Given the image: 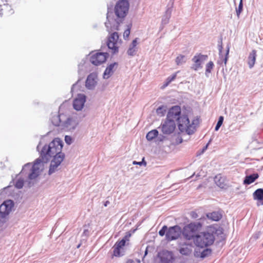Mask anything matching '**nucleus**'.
<instances>
[{
	"mask_svg": "<svg viewBox=\"0 0 263 263\" xmlns=\"http://www.w3.org/2000/svg\"><path fill=\"white\" fill-rule=\"evenodd\" d=\"M62 147V142L59 138H55L48 145H45L41 151L40 158L35 160L32 166L29 179L32 180L36 178L44 170V164L47 163L52 157L53 159L50 164L49 174L54 173L65 157L61 152Z\"/></svg>",
	"mask_w": 263,
	"mask_h": 263,
	"instance_id": "nucleus-1",
	"label": "nucleus"
},
{
	"mask_svg": "<svg viewBox=\"0 0 263 263\" xmlns=\"http://www.w3.org/2000/svg\"><path fill=\"white\" fill-rule=\"evenodd\" d=\"M202 224L199 222H192L185 225L182 230L183 237L187 240H193L197 238L201 230Z\"/></svg>",
	"mask_w": 263,
	"mask_h": 263,
	"instance_id": "nucleus-2",
	"label": "nucleus"
},
{
	"mask_svg": "<svg viewBox=\"0 0 263 263\" xmlns=\"http://www.w3.org/2000/svg\"><path fill=\"white\" fill-rule=\"evenodd\" d=\"M178 127L181 132H185L189 135L193 134L196 130L199 124L198 119H194L190 122L187 115H182L177 121Z\"/></svg>",
	"mask_w": 263,
	"mask_h": 263,
	"instance_id": "nucleus-3",
	"label": "nucleus"
},
{
	"mask_svg": "<svg viewBox=\"0 0 263 263\" xmlns=\"http://www.w3.org/2000/svg\"><path fill=\"white\" fill-rule=\"evenodd\" d=\"M182 232L181 228L177 225L167 228L164 226L159 231V234L161 236L165 235V239L167 241H171L178 239Z\"/></svg>",
	"mask_w": 263,
	"mask_h": 263,
	"instance_id": "nucleus-4",
	"label": "nucleus"
},
{
	"mask_svg": "<svg viewBox=\"0 0 263 263\" xmlns=\"http://www.w3.org/2000/svg\"><path fill=\"white\" fill-rule=\"evenodd\" d=\"M214 240L215 237L213 234L203 232L199 233L194 243L198 247L204 248L212 245Z\"/></svg>",
	"mask_w": 263,
	"mask_h": 263,
	"instance_id": "nucleus-5",
	"label": "nucleus"
},
{
	"mask_svg": "<svg viewBox=\"0 0 263 263\" xmlns=\"http://www.w3.org/2000/svg\"><path fill=\"white\" fill-rule=\"evenodd\" d=\"M128 9L129 3L128 1L120 0L115 6V12L118 17L123 18L127 14Z\"/></svg>",
	"mask_w": 263,
	"mask_h": 263,
	"instance_id": "nucleus-6",
	"label": "nucleus"
},
{
	"mask_svg": "<svg viewBox=\"0 0 263 263\" xmlns=\"http://www.w3.org/2000/svg\"><path fill=\"white\" fill-rule=\"evenodd\" d=\"M121 41L119 40V35L117 32L111 33L108 39L107 46L111 50L112 53L118 52V49Z\"/></svg>",
	"mask_w": 263,
	"mask_h": 263,
	"instance_id": "nucleus-7",
	"label": "nucleus"
},
{
	"mask_svg": "<svg viewBox=\"0 0 263 263\" xmlns=\"http://www.w3.org/2000/svg\"><path fill=\"white\" fill-rule=\"evenodd\" d=\"M108 56L106 52H96L92 53L90 61L95 65H100L105 62Z\"/></svg>",
	"mask_w": 263,
	"mask_h": 263,
	"instance_id": "nucleus-8",
	"label": "nucleus"
},
{
	"mask_svg": "<svg viewBox=\"0 0 263 263\" xmlns=\"http://www.w3.org/2000/svg\"><path fill=\"white\" fill-rule=\"evenodd\" d=\"M182 115L181 107L178 105L174 106L169 109L166 119L178 121Z\"/></svg>",
	"mask_w": 263,
	"mask_h": 263,
	"instance_id": "nucleus-9",
	"label": "nucleus"
},
{
	"mask_svg": "<svg viewBox=\"0 0 263 263\" xmlns=\"http://www.w3.org/2000/svg\"><path fill=\"white\" fill-rule=\"evenodd\" d=\"M161 129L163 134L170 135L173 133L176 129V123L173 120L166 119L161 124Z\"/></svg>",
	"mask_w": 263,
	"mask_h": 263,
	"instance_id": "nucleus-10",
	"label": "nucleus"
},
{
	"mask_svg": "<svg viewBox=\"0 0 263 263\" xmlns=\"http://www.w3.org/2000/svg\"><path fill=\"white\" fill-rule=\"evenodd\" d=\"M208 59L206 55H203L201 53L197 54L192 59L193 64L191 68L194 70H197L202 67V64L204 61Z\"/></svg>",
	"mask_w": 263,
	"mask_h": 263,
	"instance_id": "nucleus-11",
	"label": "nucleus"
},
{
	"mask_svg": "<svg viewBox=\"0 0 263 263\" xmlns=\"http://www.w3.org/2000/svg\"><path fill=\"white\" fill-rule=\"evenodd\" d=\"M14 205L13 202L11 200L5 201L0 205V216L5 217L9 214Z\"/></svg>",
	"mask_w": 263,
	"mask_h": 263,
	"instance_id": "nucleus-12",
	"label": "nucleus"
},
{
	"mask_svg": "<svg viewBox=\"0 0 263 263\" xmlns=\"http://www.w3.org/2000/svg\"><path fill=\"white\" fill-rule=\"evenodd\" d=\"M193 246L192 243H180L179 251L183 255H189L192 252Z\"/></svg>",
	"mask_w": 263,
	"mask_h": 263,
	"instance_id": "nucleus-13",
	"label": "nucleus"
},
{
	"mask_svg": "<svg viewBox=\"0 0 263 263\" xmlns=\"http://www.w3.org/2000/svg\"><path fill=\"white\" fill-rule=\"evenodd\" d=\"M85 101L86 98L84 95H79L73 101V106L74 108L77 110H81L83 108Z\"/></svg>",
	"mask_w": 263,
	"mask_h": 263,
	"instance_id": "nucleus-14",
	"label": "nucleus"
},
{
	"mask_svg": "<svg viewBox=\"0 0 263 263\" xmlns=\"http://www.w3.org/2000/svg\"><path fill=\"white\" fill-rule=\"evenodd\" d=\"M159 256L162 263H170L173 259L172 252L168 251H163L159 253Z\"/></svg>",
	"mask_w": 263,
	"mask_h": 263,
	"instance_id": "nucleus-15",
	"label": "nucleus"
},
{
	"mask_svg": "<svg viewBox=\"0 0 263 263\" xmlns=\"http://www.w3.org/2000/svg\"><path fill=\"white\" fill-rule=\"evenodd\" d=\"M214 181L216 184L221 189H226L227 187L226 178L221 174H218L215 177Z\"/></svg>",
	"mask_w": 263,
	"mask_h": 263,
	"instance_id": "nucleus-16",
	"label": "nucleus"
},
{
	"mask_svg": "<svg viewBox=\"0 0 263 263\" xmlns=\"http://www.w3.org/2000/svg\"><path fill=\"white\" fill-rule=\"evenodd\" d=\"M254 200H257V205H263V189H257L253 194Z\"/></svg>",
	"mask_w": 263,
	"mask_h": 263,
	"instance_id": "nucleus-17",
	"label": "nucleus"
},
{
	"mask_svg": "<svg viewBox=\"0 0 263 263\" xmlns=\"http://www.w3.org/2000/svg\"><path fill=\"white\" fill-rule=\"evenodd\" d=\"M118 64L114 63L110 64L105 69L104 73V78L108 79L113 73L114 70L117 68Z\"/></svg>",
	"mask_w": 263,
	"mask_h": 263,
	"instance_id": "nucleus-18",
	"label": "nucleus"
},
{
	"mask_svg": "<svg viewBox=\"0 0 263 263\" xmlns=\"http://www.w3.org/2000/svg\"><path fill=\"white\" fill-rule=\"evenodd\" d=\"M259 177L257 173H254L249 176H246L243 180V183L245 185H249L255 181Z\"/></svg>",
	"mask_w": 263,
	"mask_h": 263,
	"instance_id": "nucleus-19",
	"label": "nucleus"
},
{
	"mask_svg": "<svg viewBox=\"0 0 263 263\" xmlns=\"http://www.w3.org/2000/svg\"><path fill=\"white\" fill-rule=\"evenodd\" d=\"M256 58V51L253 50L249 54L248 59V64L249 68H252L255 65Z\"/></svg>",
	"mask_w": 263,
	"mask_h": 263,
	"instance_id": "nucleus-20",
	"label": "nucleus"
},
{
	"mask_svg": "<svg viewBox=\"0 0 263 263\" xmlns=\"http://www.w3.org/2000/svg\"><path fill=\"white\" fill-rule=\"evenodd\" d=\"M206 217L213 221H218L222 218V214L219 212H213L206 214Z\"/></svg>",
	"mask_w": 263,
	"mask_h": 263,
	"instance_id": "nucleus-21",
	"label": "nucleus"
},
{
	"mask_svg": "<svg viewBox=\"0 0 263 263\" xmlns=\"http://www.w3.org/2000/svg\"><path fill=\"white\" fill-rule=\"evenodd\" d=\"M137 39L134 40L130 45L128 50L127 54L129 55L133 56L136 54L137 51Z\"/></svg>",
	"mask_w": 263,
	"mask_h": 263,
	"instance_id": "nucleus-22",
	"label": "nucleus"
},
{
	"mask_svg": "<svg viewBox=\"0 0 263 263\" xmlns=\"http://www.w3.org/2000/svg\"><path fill=\"white\" fill-rule=\"evenodd\" d=\"M96 84L92 74H89L86 81V86L89 89H92Z\"/></svg>",
	"mask_w": 263,
	"mask_h": 263,
	"instance_id": "nucleus-23",
	"label": "nucleus"
},
{
	"mask_svg": "<svg viewBox=\"0 0 263 263\" xmlns=\"http://www.w3.org/2000/svg\"><path fill=\"white\" fill-rule=\"evenodd\" d=\"M158 135V132L156 129H153L149 132L146 135V139L148 141L152 140Z\"/></svg>",
	"mask_w": 263,
	"mask_h": 263,
	"instance_id": "nucleus-24",
	"label": "nucleus"
},
{
	"mask_svg": "<svg viewBox=\"0 0 263 263\" xmlns=\"http://www.w3.org/2000/svg\"><path fill=\"white\" fill-rule=\"evenodd\" d=\"M131 234L130 233L127 234L122 240L120 241H117L118 245H120L122 248L125 246L126 242L128 241L129 240V237H130Z\"/></svg>",
	"mask_w": 263,
	"mask_h": 263,
	"instance_id": "nucleus-25",
	"label": "nucleus"
},
{
	"mask_svg": "<svg viewBox=\"0 0 263 263\" xmlns=\"http://www.w3.org/2000/svg\"><path fill=\"white\" fill-rule=\"evenodd\" d=\"M113 254L112 255L116 257H119L121 255V250L123 249L120 245H118L117 242L113 247Z\"/></svg>",
	"mask_w": 263,
	"mask_h": 263,
	"instance_id": "nucleus-26",
	"label": "nucleus"
},
{
	"mask_svg": "<svg viewBox=\"0 0 263 263\" xmlns=\"http://www.w3.org/2000/svg\"><path fill=\"white\" fill-rule=\"evenodd\" d=\"M179 71H177L175 73H174L172 76H170V77H168L166 80V81L165 82V83L163 84V86L162 87L163 88L166 87V86H167L169 84L172 82L173 81H174L176 78V77H177V73L179 72Z\"/></svg>",
	"mask_w": 263,
	"mask_h": 263,
	"instance_id": "nucleus-27",
	"label": "nucleus"
},
{
	"mask_svg": "<svg viewBox=\"0 0 263 263\" xmlns=\"http://www.w3.org/2000/svg\"><path fill=\"white\" fill-rule=\"evenodd\" d=\"M186 58L182 54H179L177 57L175 59V62L177 65H180L183 63H185Z\"/></svg>",
	"mask_w": 263,
	"mask_h": 263,
	"instance_id": "nucleus-28",
	"label": "nucleus"
},
{
	"mask_svg": "<svg viewBox=\"0 0 263 263\" xmlns=\"http://www.w3.org/2000/svg\"><path fill=\"white\" fill-rule=\"evenodd\" d=\"M166 112V107L161 106L159 107L156 110V113L157 115L163 117L165 115Z\"/></svg>",
	"mask_w": 263,
	"mask_h": 263,
	"instance_id": "nucleus-29",
	"label": "nucleus"
},
{
	"mask_svg": "<svg viewBox=\"0 0 263 263\" xmlns=\"http://www.w3.org/2000/svg\"><path fill=\"white\" fill-rule=\"evenodd\" d=\"M214 63L212 61H210L206 65L205 67V72L206 73H209L211 72L212 70L214 67Z\"/></svg>",
	"mask_w": 263,
	"mask_h": 263,
	"instance_id": "nucleus-30",
	"label": "nucleus"
},
{
	"mask_svg": "<svg viewBox=\"0 0 263 263\" xmlns=\"http://www.w3.org/2000/svg\"><path fill=\"white\" fill-rule=\"evenodd\" d=\"M223 117L222 116L219 117L218 121L217 123V124H216L215 128V130L216 131H217L219 129L220 127L221 126V125L223 123Z\"/></svg>",
	"mask_w": 263,
	"mask_h": 263,
	"instance_id": "nucleus-31",
	"label": "nucleus"
},
{
	"mask_svg": "<svg viewBox=\"0 0 263 263\" xmlns=\"http://www.w3.org/2000/svg\"><path fill=\"white\" fill-rule=\"evenodd\" d=\"M24 185V181L22 179H18L15 183V187L17 189H21Z\"/></svg>",
	"mask_w": 263,
	"mask_h": 263,
	"instance_id": "nucleus-32",
	"label": "nucleus"
},
{
	"mask_svg": "<svg viewBox=\"0 0 263 263\" xmlns=\"http://www.w3.org/2000/svg\"><path fill=\"white\" fill-rule=\"evenodd\" d=\"M242 10V0H241L238 8L236 9V13H237V15L238 16H239Z\"/></svg>",
	"mask_w": 263,
	"mask_h": 263,
	"instance_id": "nucleus-33",
	"label": "nucleus"
},
{
	"mask_svg": "<svg viewBox=\"0 0 263 263\" xmlns=\"http://www.w3.org/2000/svg\"><path fill=\"white\" fill-rule=\"evenodd\" d=\"M190 217L192 218V219H197L198 218V214L195 211H192L190 213Z\"/></svg>",
	"mask_w": 263,
	"mask_h": 263,
	"instance_id": "nucleus-34",
	"label": "nucleus"
},
{
	"mask_svg": "<svg viewBox=\"0 0 263 263\" xmlns=\"http://www.w3.org/2000/svg\"><path fill=\"white\" fill-rule=\"evenodd\" d=\"M210 253H211V250L206 249L204 250V251H203V252L201 253V256L202 257H204Z\"/></svg>",
	"mask_w": 263,
	"mask_h": 263,
	"instance_id": "nucleus-35",
	"label": "nucleus"
},
{
	"mask_svg": "<svg viewBox=\"0 0 263 263\" xmlns=\"http://www.w3.org/2000/svg\"><path fill=\"white\" fill-rule=\"evenodd\" d=\"M130 29L128 28L125 30L123 33V36L125 39H127L130 34Z\"/></svg>",
	"mask_w": 263,
	"mask_h": 263,
	"instance_id": "nucleus-36",
	"label": "nucleus"
},
{
	"mask_svg": "<svg viewBox=\"0 0 263 263\" xmlns=\"http://www.w3.org/2000/svg\"><path fill=\"white\" fill-rule=\"evenodd\" d=\"M133 164H138L139 165H141L142 164H143L145 166L146 165V162L144 161V158H143L142 159V161L141 162H137L136 161H133Z\"/></svg>",
	"mask_w": 263,
	"mask_h": 263,
	"instance_id": "nucleus-37",
	"label": "nucleus"
},
{
	"mask_svg": "<svg viewBox=\"0 0 263 263\" xmlns=\"http://www.w3.org/2000/svg\"><path fill=\"white\" fill-rule=\"evenodd\" d=\"M65 141L68 144H70L71 143L72 139L69 136H66L65 137Z\"/></svg>",
	"mask_w": 263,
	"mask_h": 263,
	"instance_id": "nucleus-38",
	"label": "nucleus"
},
{
	"mask_svg": "<svg viewBox=\"0 0 263 263\" xmlns=\"http://www.w3.org/2000/svg\"><path fill=\"white\" fill-rule=\"evenodd\" d=\"M182 142V139L181 137H178L177 139H176V143L177 144H180L181 143V142Z\"/></svg>",
	"mask_w": 263,
	"mask_h": 263,
	"instance_id": "nucleus-39",
	"label": "nucleus"
},
{
	"mask_svg": "<svg viewBox=\"0 0 263 263\" xmlns=\"http://www.w3.org/2000/svg\"><path fill=\"white\" fill-rule=\"evenodd\" d=\"M126 263H135V262H134V261L133 260L128 259V260H127Z\"/></svg>",
	"mask_w": 263,
	"mask_h": 263,
	"instance_id": "nucleus-40",
	"label": "nucleus"
},
{
	"mask_svg": "<svg viewBox=\"0 0 263 263\" xmlns=\"http://www.w3.org/2000/svg\"><path fill=\"white\" fill-rule=\"evenodd\" d=\"M109 204V201H106L105 203H104V206H107V205Z\"/></svg>",
	"mask_w": 263,
	"mask_h": 263,
	"instance_id": "nucleus-41",
	"label": "nucleus"
},
{
	"mask_svg": "<svg viewBox=\"0 0 263 263\" xmlns=\"http://www.w3.org/2000/svg\"><path fill=\"white\" fill-rule=\"evenodd\" d=\"M88 233V230H84L83 232V234L86 235Z\"/></svg>",
	"mask_w": 263,
	"mask_h": 263,
	"instance_id": "nucleus-42",
	"label": "nucleus"
},
{
	"mask_svg": "<svg viewBox=\"0 0 263 263\" xmlns=\"http://www.w3.org/2000/svg\"><path fill=\"white\" fill-rule=\"evenodd\" d=\"M2 2H8L9 0H0Z\"/></svg>",
	"mask_w": 263,
	"mask_h": 263,
	"instance_id": "nucleus-43",
	"label": "nucleus"
},
{
	"mask_svg": "<svg viewBox=\"0 0 263 263\" xmlns=\"http://www.w3.org/2000/svg\"><path fill=\"white\" fill-rule=\"evenodd\" d=\"M30 164H27L26 165H25V167H30Z\"/></svg>",
	"mask_w": 263,
	"mask_h": 263,
	"instance_id": "nucleus-44",
	"label": "nucleus"
},
{
	"mask_svg": "<svg viewBox=\"0 0 263 263\" xmlns=\"http://www.w3.org/2000/svg\"><path fill=\"white\" fill-rule=\"evenodd\" d=\"M227 61V58L226 57L225 58V64H226Z\"/></svg>",
	"mask_w": 263,
	"mask_h": 263,
	"instance_id": "nucleus-45",
	"label": "nucleus"
},
{
	"mask_svg": "<svg viewBox=\"0 0 263 263\" xmlns=\"http://www.w3.org/2000/svg\"><path fill=\"white\" fill-rule=\"evenodd\" d=\"M229 53V50L227 51V54H228Z\"/></svg>",
	"mask_w": 263,
	"mask_h": 263,
	"instance_id": "nucleus-46",
	"label": "nucleus"
}]
</instances>
